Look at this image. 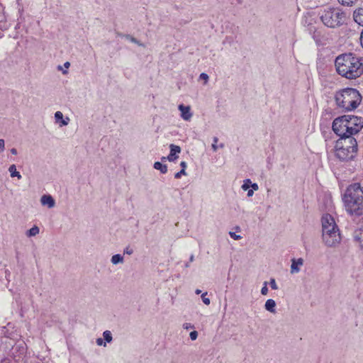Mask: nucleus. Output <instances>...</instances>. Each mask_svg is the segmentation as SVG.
<instances>
[{"label": "nucleus", "mask_w": 363, "mask_h": 363, "mask_svg": "<svg viewBox=\"0 0 363 363\" xmlns=\"http://www.w3.org/2000/svg\"><path fill=\"white\" fill-rule=\"evenodd\" d=\"M180 166L182 167V169H186V167H187V164L186 162L183 161L180 163Z\"/></svg>", "instance_id": "nucleus-39"}, {"label": "nucleus", "mask_w": 363, "mask_h": 363, "mask_svg": "<svg viewBox=\"0 0 363 363\" xmlns=\"http://www.w3.org/2000/svg\"><path fill=\"white\" fill-rule=\"evenodd\" d=\"M322 238L323 242L328 247H335L340 243L341 240L340 230L337 226L335 229L328 228L322 230Z\"/></svg>", "instance_id": "nucleus-6"}, {"label": "nucleus", "mask_w": 363, "mask_h": 363, "mask_svg": "<svg viewBox=\"0 0 363 363\" xmlns=\"http://www.w3.org/2000/svg\"><path fill=\"white\" fill-rule=\"evenodd\" d=\"M125 38L128 40H130V42L135 43V44H137L138 46H140V47H145V45L142 43H140L139 40H138L135 38L130 35H125Z\"/></svg>", "instance_id": "nucleus-22"}, {"label": "nucleus", "mask_w": 363, "mask_h": 363, "mask_svg": "<svg viewBox=\"0 0 363 363\" xmlns=\"http://www.w3.org/2000/svg\"><path fill=\"white\" fill-rule=\"evenodd\" d=\"M218 140V138H216V137L213 138V143L212 144V149L213 150L214 152H216L218 148V146L216 145Z\"/></svg>", "instance_id": "nucleus-32"}, {"label": "nucleus", "mask_w": 363, "mask_h": 363, "mask_svg": "<svg viewBox=\"0 0 363 363\" xmlns=\"http://www.w3.org/2000/svg\"><path fill=\"white\" fill-rule=\"evenodd\" d=\"M250 186L252 187V189H253V191H257L259 189V186L256 183H252L251 182V186Z\"/></svg>", "instance_id": "nucleus-38"}, {"label": "nucleus", "mask_w": 363, "mask_h": 363, "mask_svg": "<svg viewBox=\"0 0 363 363\" xmlns=\"http://www.w3.org/2000/svg\"><path fill=\"white\" fill-rule=\"evenodd\" d=\"M357 1V0H338V2L343 5L347 6H351L354 4H355Z\"/></svg>", "instance_id": "nucleus-23"}, {"label": "nucleus", "mask_w": 363, "mask_h": 363, "mask_svg": "<svg viewBox=\"0 0 363 363\" xmlns=\"http://www.w3.org/2000/svg\"><path fill=\"white\" fill-rule=\"evenodd\" d=\"M229 235L233 239H234L235 240H238L242 238V237L240 235H237L235 233H233V232H230Z\"/></svg>", "instance_id": "nucleus-31"}, {"label": "nucleus", "mask_w": 363, "mask_h": 363, "mask_svg": "<svg viewBox=\"0 0 363 363\" xmlns=\"http://www.w3.org/2000/svg\"><path fill=\"white\" fill-rule=\"evenodd\" d=\"M4 148H5L4 140L0 139V153L4 150Z\"/></svg>", "instance_id": "nucleus-35"}, {"label": "nucleus", "mask_w": 363, "mask_h": 363, "mask_svg": "<svg viewBox=\"0 0 363 363\" xmlns=\"http://www.w3.org/2000/svg\"><path fill=\"white\" fill-rule=\"evenodd\" d=\"M103 336H104V340L107 342H111V340H112V335H111V333L109 330L104 331V333H103Z\"/></svg>", "instance_id": "nucleus-25"}, {"label": "nucleus", "mask_w": 363, "mask_h": 363, "mask_svg": "<svg viewBox=\"0 0 363 363\" xmlns=\"http://www.w3.org/2000/svg\"><path fill=\"white\" fill-rule=\"evenodd\" d=\"M161 160H162V162H164V161L167 160V157H162L161 158Z\"/></svg>", "instance_id": "nucleus-47"}, {"label": "nucleus", "mask_w": 363, "mask_h": 363, "mask_svg": "<svg viewBox=\"0 0 363 363\" xmlns=\"http://www.w3.org/2000/svg\"><path fill=\"white\" fill-rule=\"evenodd\" d=\"M11 154L15 155H17V153H18L17 150L16 148H12L11 150Z\"/></svg>", "instance_id": "nucleus-43"}, {"label": "nucleus", "mask_w": 363, "mask_h": 363, "mask_svg": "<svg viewBox=\"0 0 363 363\" xmlns=\"http://www.w3.org/2000/svg\"><path fill=\"white\" fill-rule=\"evenodd\" d=\"M194 256L193 255H191L190 256L189 261H190V262H193V261H194Z\"/></svg>", "instance_id": "nucleus-45"}, {"label": "nucleus", "mask_w": 363, "mask_h": 363, "mask_svg": "<svg viewBox=\"0 0 363 363\" xmlns=\"http://www.w3.org/2000/svg\"><path fill=\"white\" fill-rule=\"evenodd\" d=\"M189 336H190V338H191V340H196V338L198 337L197 331L194 330V331L191 332L190 334H189Z\"/></svg>", "instance_id": "nucleus-33"}, {"label": "nucleus", "mask_w": 363, "mask_h": 363, "mask_svg": "<svg viewBox=\"0 0 363 363\" xmlns=\"http://www.w3.org/2000/svg\"><path fill=\"white\" fill-rule=\"evenodd\" d=\"M346 118L340 116L335 118L333 123V130L340 136V138L346 137H352L354 134H350V130L347 128Z\"/></svg>", "instance_id": "nucleus-7"}, {"label": "nucleus", "mask_w": 363, "mask_h": 363, "mask_svg": "<svg viewBox=\"0 0 363 363\" xmlns=\"http://www.w3.org/2000/svg\"><path fill=\"white\" fill-rule=\"evenodd\" d=\"M133 253V250L130 246H127L123 250V254L131 255Z\"/></svg>", "instance_id": "nucleus-30"}, {"label": "nucleus", "mask_w": 363, "mask_h": 363, "mask_svg": "<svg viewBox=\"0 0 363 363\" xmlns=\"http://www.w3.org/2000/svg\"><path fill=\"white\" fill-rule=\"evenodd\" d=\"M267 293H268L267 282L264 281V286H262V288L261 289V294L262 295H267Z\"/></svg>", "instance_id": "nucleus-28"}, {"label": "nucleus", "mask_w": 363, "mask_h": 363, "mask_svg": "<svg viewBox=\"0 0 363 363\" xmlns=\"http://www.w3.org/2000/svg\"><path fill=\"white\" fill-rule=\"evenodd\" d=\"M170 152L168 156H167V160L169 162L175 161L178 157V154L181 152L182 149L179 146L171 144L169 145Z\"/></svg>", "instance_id": "nucleus-11"}, {"label": "nucleus", "mask_w": 363, "mask_h": 363, "mask_svg": "<svg viewBox=\"0 0 363 363\" xmlns=\"http://www.w3.org/2000/svg\"><path fill=\"white\" fill-rule=\"evenodd\" d=\"M335 155L342 161L354 157L357 150V143L353 137L339 138L335 143Z\"/></svg>", "instance_id": "nucleus-3"}, {"label": "nucleus", "mask_w": 363, "mask_h": 363, "mask_svg": "<svg viewBox=\"0 0 363 363\" xmlns=\"http://www.w3.org/2000/svg\"><path fill=\"white\" fill-rule=\"evenodd\" d=\"M40 229L37 225H34L30 230H27L26 235L27 237L30 238L39 234Z\"/></svg>", "instance_id": "nucleus-20"}, {"label": "nucleus", "mask_w": 363, "mask_h": 363, "mask_svg": "<svg viewBox=\"0 0 363 363\" xmlns=\"http://www.w3.org/2000/svg\"><path fill=\"white\" fill-rule=\"evenodd\" d=\"M9 171L11 174V177H17L18 179H21L22 177L20 172L16 170L15 164H11L9 168Z\"/></svg>", "instance_id": "nucleus-19"}, {"label": "nucleus", "mask_w": 363, "mask_h": 363, "mask_svg": "<svg viewBox=\"0 0 363 363\" xmlns=\"http://www.w3.org/2000/svg\"><path fill=\"white\" fill-rule=\"evenodd\" d=\"M199 79L201 80H203L204 83L206 84L207 82L208 79V74H206L205 73H201L200 74Z\"/></svg>", "instance_id": "nucleus-34"}, {"label": "nucleus", "mask_w": 363, "mask_h": 363, "mask_svg": "<svg viewBox=\"0 0 363 363\" xmlns=\"http://www.w3.org/2000/svg\"><path fill=\"white\" fill-rule=\"evenodd\" d=\"M64 66H65V68L66 69H68L69 67L70 66V63L69 62H66L65 64H64Z\"/></svg>", "instance_id": "nucleus-44"}, {"label": "nucleus", "mask_w": 363, "mask_h": 363, "mask_svg": "<svg viewBox=\"0 0 363 363\" xmlns=\"http://www.w3.org/2000/svg\"><path fill=\"white\" fill-rule=\"evenodd\" d=\"M55 119L56 123H58V122L61 123V126L67 125L69 121V118L67 117L65 119L63 118V114L61 111L55 112Z\"/></svg>", "instance_id": "nucleus-16"}, {"label": "nucleus", "mask_w": 363, "mask_h": 363, "mask_svg": "<svg viewBox=\"0 0 363 363\" xmlns=\"http://www.w3.org/2000/svg\"><path fill=\"white\" fill-rule=\"evenodd\" d=\"M96 344L99 346L104 345L106 346V343L104 342L103 340L101 338L96 339Z\"/></svg>", "instance_id": "nucleus-37"}, {"label": "nucleus", "mask_w": 363, "mask_h": 363, "mask_svg": "<svg viewBox=\"0 0 363 363\" xmlns=\"http://www.w3.org/2000/svg\"><path fill=\"white\" fill-rule=\"evenodd\" d=\"M207 292L202 294L201 298L204 304L208 306L211 303V301L208 298L206 297Z\"/></svg>", "instance_id": "nucleus-26"}, {"label": "nucleus", "mask_w": 363, "mask_h": 363, "mask_svg": "<svg viewBox=\"0 0 363 363\" xmlns=\"http://www.w3.org/2000/svg\"><path fill=\"white\" fill-rule=\"evenodd\" d=\"M224 147L223 144H220V147H221V148H222V147Z\"/></svg>", "instance_id": "nucleus-48"}, {"label": "nucleus", "mask_w": 363, "mask_h": 363, "mask_svg": "<svg viewBox=\"0 0 363 363\" xmlns=\"http://www.w3.org/2000/svg\"><path fill=\"white\" fill-rule=\"evenodd\" d=\"M189 267V264H186V267Z\"/></svg>", "instance_id": "nucleus-49"}, {"label": "nucleus", "mask_w": 363, "mask_h": 363, "mask_svg": "<svg viewBox=\"0 0 363 363\" xmlns=\"http://www.w3.org/2000/svg\"><path fill=\"white\" fill-rule=\"evenodd\" d=\"M346 118L347 128L350 130V134H357L363 128V118L352 115H344Z\"/></svg>", "instance_id": "nucleus-8"}, {"label": "nucleus", "mask_w": 363, "mask_h": 363, "mask_svg": "<svg viewBox=\"0 0 363 363\" xmlns=\"http://www.w3.org/2000/svg\"><path fill=\"white\" fill-rule=\"evenodd\" d=\"M276 302L273 299H268L267 300V301L265 302V304H264V308L266 311L272 313H276Z\"/></svg>", "instance_id": "nucleus-17"}, {"label": "nucleus", "mask_w": 363, "mask_h": 363, "mask_svg": "<svg viewBox=\"0 0 363 363\" xmlns=\"http://www.w3.org/2000/svg\"><path fill=\"white\" fill-rule=\"evenodd\" d=\"M341 91H357L355 89H353V88H345V89H342Z\"/></svg>", "instance_id": "nucleus-42"}, {"label": "nucleus", "mask_w": 363, "mask_h": 363, "mask_svg": "<svg viewBox=\"0 0 363 363\" xmlns=\"http://www.w3.org/2000/svg\"><path fill=\"white\" fill-rule=\"evenodd\" d=\"M183 328H184V329H186V330H189V329L194 328V326L192 324H191V323H184V324L183 325Z\"/></svg>", "instance_id": "nucleus-36"}, {"label": "nucleus", "mask_w": 363, "mask_h": 363, "mask_svg": "<svg viewBox=\"0 0 363 363\" xmlns=\"http://www.w3.org/2000/svg\"><path fill=\"white\" fill-rule=\"evenodd\" d=\"M182 175H184V176L186 175V170L181 169V171L178 172L177 173H176L174 174V178L175 179H180Z\"/></svg>", "instance_id": "nucleus-27"}, {"label": "nucleus", "mask_w": 363, "mask_h": 363, "mask_svg": "<svg viewBox=\"0 0 363 363\" xmlns=\"http://www.w3.org/2000/svg\"><path fill=\"white\" fill-rule=\"evenodd\" d=\"M251 186V180L250 179H245L243 181V184L241 186L242 189L244 191H247L250 189Z\"/></svg>", "instance_id": "nucleus-24"}, {"label": "nucleus", "mask_w": 363, "mask_h": 363, "mask_svg": "<svg viewBox=\"0 0 363 363\" xmlns=\"http://www.w3.org/2000/svg\"><path fill=\"white\" fill-rule=\"evenodd\" d=\"M40 203L43 206H46L49 208H52L55 206V199L49 194L43 195L40 198Z\"/></svg>", "instance_id": "nucleus-13"}, {"label": "nucleus", "mask_w": 363, "mask_h": 363, "mask_svg": "<svg viewBox=\"0 0 363 363\" xmlns=\"http://www.w3.org/2000/svg\"><path fill=\"white\" fill-rule=\"evenodd\" d=\"M154 168L157 170L160 171L162 174H165L167 172V167L166 164H163L160 162H155L154 163Z\"/></svg>", "instance_id": "nucleus-18"}, {"label": "nucleus", "mask_w": 363, "mask_h": 363, "mask_svg": "<svg viewBox=\"0 0 363 363\" xmlns=\"http://www.w3.org/2000/svg\"><path fill=\"white\" fill-rule=\"evenodd\" d=\"M111 262L113 264H118L119 263H123V257L120 254H116L112 256Z\"/></svg>", "instance_id": "nucleus-21"}, {"label": "nucleus", "mask_w": 363, "mask_h": 363, "mask_svg": "<svg viewBox=\"0 0 363 363\" xmlns=\"http://www.w3.org/2000/svg\"><path fill=\"white\" fill-rule=\"evenodd\" d=\"M335 101L339 107L351 111L359 105L362 96L360 92H337Z\"/></svg>", "instance_id": "nucleus-5"}, {"label": "nucleus", "mask_w": 363, "mask_h": 363, "mask_svg": "<svg viewBox=\"0 0 363 363\" xmlns=\"http://www.w3.org/2000/svg\"><path fill=\"white\" fill-rule=\"evenodd\" d=\"M322 23L330 28H339L346 23V13L339 8H328L324 10L320 16Z\"/></svg>", "instance_id": "nucleus-4"}, {"label": "nucleus", "mask_w": 363, "mask_h": 363, "mask_svg": "<svg viewBox=\"0 0 363 363\" xmlns=\"http://www.w3.org/2000/svg\"><path fill=\"white\" fill-rule=\"evenodd\" d=\"M342 200L348 213L357 216L363 214V186L360 183L356 182L348 186Z\"/></svg>", "instance_id": "nucleus-2"}, {"label": "nucleus", "mask_w": 363, "mask_h": 363, "mask_svg": "<svg viewBox=\"0 0 363 363\" xmlns=\"http://www.w3.org/2000/svg\"><path fill=\"white\" fill-rule=\"evenodd\" d=\"M353 18L357 23L363 26V8H359L354 11Z\"/></svg>", "instance_id": "nucleus-14"}, {"label": "nucleus", "mask_w": 363, "mask_h": 363, "mask_svg": "<svg viewBox=\"0 0 363 363\" xmlns=\"http://www.w3.org/2000/svg\"><path fill=\"white\" fill-rule=\"evenodd\" d=\"M179 110L181 112V117L183 120L189 121L191 120L193 113L191 111L189 106H184V104H179L178 106Z\"/></svg>", "instance_id": "nucleus-10"}, {"label": "nucleus", "mask_w": 363, "mask_h": 363, "mask_svg": "<svg viewBox=\"0 0 363 363\" xmlns=\"http://www.w3.org/2000/svg\"><path fill=\"white\" fill-rule=\"evenodd\" d=\"M335 65L337 73L347 79H356L363 74V58L352 53L339 55Z\"/></svg>", "instance_id": "nucleus-1"}, {"label": "nucleus", "mask_w": 363, "mask_h": 363, "mask_svg": "<svg viewBox=\"0 0 363 363\" xmlns=\"http://www.w3.org/2000/svg\"><path fill=\"white\" fill-rule=\"evenodd\" d=\"M322 230L328 228L335 229L337 224L334 218L330 214H325L322 217Z\"/></svg>", "instance_id": "nucleus-9"}, {"label": "nucleus", "mask_w": 363, "mask_h": 363, "mask_svg": "<svg viewBox=\"0 0 363 363\" xmlns=\"http://www.w3.org/2000/svg\"><path fill=\"white\" fill-rule=\"evenodd\" d=\"M195 293H196V294H201V291L200 289H196V290L195 291Z\"/></svg>", "instance_id": "nucleus-46"}, {"label": "nucleus", "mask_w": 363, "mask_h": 363, "mask_svg": "<svg viewBox=\"0 0 363 363\" xmlns=\"http://www.w3.org/2000/svg\"><path fill=\"white\" fill-rule=\"evenodd\" d=\"M269 285H270V286H271V288L272 289H274V290L278 289V286H277L274 279H270Z\"/></svg>", "instance_id": "nucleus-29"}, {"label": "nucleus", "mask_w": 363, "mask_h": 363, "mask_svg": "<svg viewBox=\"0 0 363 363\" xmlns=\"http://www.w3.org/2000/svg\"><path fill=\"white\" fill-rule=\"evenodd\" d=\"M57 68H58L59 70H62V73L64 74H66L67 73V69H62V66L59 65Z\"/></svg>", "instance_id": "nucleus-41"}, {"label": "nucleus", "mask_w": 363, "mask_h": 363, "mask_svg": "<svg viewBox=\"0 0 363 363\" xmlns=\"http://www.w3.org/2000/svg\"><path fill=\"white\" fill-rule=\"evenodd\" d=\"M253 194H254V191H253V189H248V190H247V196H248V197H251V196H253Z\"/></svg>", "instance_id": "nucleus-40"}, {"label": "nucleus", "mask_w": 363, "mask_h": 363, "mask_svg": "<svg viewBox=\"0 0 363 363\" xmlns=\"http://www.w3.org/2000/svg\"><path fill=\"white\" fill-rule=\"evenodd\" d=\"M354 239L363 250V230L358 229L354 232Z\"/></svg>", "instance_id": "nucleus-15"}, {"label": "nucleus", "mask_w": 363, "mask_h": 363, "mask_svg": "<svg viewBox=\"0 0 363 363\" xmlns=\"http://www.w3.org/2000/svg\"><path fill=\"white\" fill-rule=\"evenodd\" d=\"M303 265V259L302 258L292 259L291 265V274L298 273L301 270V267Z\"/></svg>", "instance_id": "nucleus-12"}]
</instances>
